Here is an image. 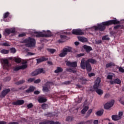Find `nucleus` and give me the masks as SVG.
<instances>
[{
    "instance_id": "f257e3e1",
    "label": "nucleus",
    "mask_w": 124,
    "mask_h": 124,
    "mask_svg": "<svg viewBox=\"0 0 124 124\" xmlns=\"http://www.w3.org/2000/svg\"><path fill=\"white\" fill-rule=\"evenodd\" d=\"M120 21L117 20L116 18L113 20H110L99 24L97 26L94 27L95 31H104L106 27H109L111 25H119Z\"/></svg>"
},
{
    "instance_id": "f03ea898",
    "label": "nucleus",
    "mask_w": 124,
    "mask_h": 124,
    "mask_svg": "<svg viewBox=\"0 0 124 124\" xmlns=\"http://www.w3.org/2000/svg\"><path fill=\"white\" fill-rule=\"evenodd\" d=\"M94 64L96 63V61L93 58H89L87 61H85V58L81 60L80 67L82 69H86L88 72L92 71V66L90 63Z\"/></svg>"
},
{
    "instance_id": "7ed1b4c3",
    "label": "nucleus",
    "mask_w": 124,
    "mask_h": 124,
    "mask_svg": "<svg viewBox=\"0 0 124 124\" xmlns=\"http://www.w3.org/2000/svg\"><path fill=\"white\" fill-rule=\"evenodd\" d=\"M100 82H101V79H100V78H97L94 82L93 89H91V91L92 92L95 91L99 95H102V94H103V90L98 89L100 85Z\"/></svg>"
},
{
    "instance_id": "20e7f679",
    "label": "nucleus",
    "mask_w": 124,
    "mask_h": 124,
    "mask_svg": "<svg viewBox=\"0 0 124 124\" xmlns=\"http://www.w3.org/2000/svg\"><path fill=\"white\" fill-rule=\"evenodd\" d=\"M43 32L47 34H43L42 32L34 31V33L35 34L36 37H51L52 36V32L49 30H47L46 31H43Z\"/></svg>"
},
{
    "instance_id": "39448f33",
    "label": "nucleus",
    "mask_w": 124,
    "mask_h": 124,
    "mask_svg": "<svg viewBox=\"0 0 124 124\" xmlns=\"http://www.w3.org/2000/svg\"><path fill=\"white\" fill-rule=\"evenodd\" d=\"M72 52V48L67 46V47H64L62 50V52L60 53L59 57L61 58H63L67 55L68 53H70Z\"/></svg>"
},
{
    "instance_id": "423d86ee",
    "label": "nucleus",
    "mask_w": 124,
    "mask_h": 124,
    "mask_svg": "<svg viewBox=\"0 0 124 124\" xmlns=\"http://www.w3.org/2000/svg\"><path fill=\"white\" fill-rule=\"evenodd\" d=\"M2 62H3V66L4 68L8 69V68L11 66V64L9 63V62H8V60L7 59L2 60Z\"/></svg>"
},
{
    "instance_id": "0eeeda50",
    "label": "nucleus",
    "mask_w": 124,
    "mask_h": 124,
    "mask_svg": "<svg viewBox=\"0 0 124 124\" xmlns=\"http://www.w3.org/2000/svg\"><path fill=\"white\" fill-rule=\"evenodd\" d=\"M115 104V101L114 100H112L110 102L107 103L104 105V108L106 110H108V109H110L111 107H113L114 106V104Z\"/></svg>"
},
{
    "instance_id": "6e6552de",
    "label": "nucleus",
    "mask_w": 124,
    "mask_h": 124,
    "mask_svg": "<svg viewBox=\"0 0 124 124\" xmlns=\"http://www.w3.org/2000/svg\"><path fill=\"white\" fill-rule=\"evenodd\" d=\"M72 33L75 35H83L84 32H82L81 29H74L72 30Z\"/></svg>"
},
{
    "instance_id": "1a4fd4ad",
    "label": "nucleus",
    "mask_w": 124,
    "mask_h": 124,
    "mask_svg": "<svg viewBox=\"0 0 124 124\" xmlns=\"http://www.w3.org/2000/svg\"><path fill=\"white\" fill-rule=\"evenodd\" d=\"M22 43H26L25 46L26 47H31V38L26 39L23 40Z\"/></svg>"
},
{
    "instance_id": "9d476101",
    "label": "nucleus",
    "mask_w": 124,
    "mask_h": 124,
    "mask_svg": "<svg viewBox=\"0 0 124 124\" xmlns=\"http://www.w3.org/2000/svg\"><path fill=\"white\" fill-rule=\"evenodd\" d=\"M5 32L7 34H10L11 33H13V34H16V30L15 28H11V29H6L5 30Z\"/></svg>"
},
{
    "instance_id": "9b49d317",
    "label": "nucleus",
    "mask_w": 124,
    "mask_h": 124,
    "mask_svg": "<svg viewBox=\"0 0 124 124\" xmlns=\"http://www.w3.org/2000/svg\"><path fill=\"white\" fill-rule=\"evenodd\" d=\"M10 92V89H7L3 90L1 93V94L0 95V97H1V98H3V97H5L6 94H7V93H8Z\"/></svg>"
},
{
    "instance_id": "f8f14e48",
    "label": "nucleus",
    "mask_w": 124,
    "mask_h": 124,
    "mask_svg": "<svg viewBox=\"0 0 124 124\" xmlns=\"http://www.w3.org/2000/svg\"><path fill=\"white\" fill-rule=\"evenodd\" d=\"M28 67V65H23L21 66H16V67H14V71H18V70H20V69H26Z\"/></svg>"
},
{
    "instance_id": "ddd939ff",
    "label": "nucleus",
    "mask_w": 124,
    "mask_h": 124,
    "mask_svg": "<svg viewBox=\"0 0 124 124\" xmlns=\"http://www.w3.org/2000/svg\"><path fill=\"white\" fill-rule=\"evenodd\" d=\"M39 124H61L59 122H55L53 121L46 120L44 122H40Z\"/></svg>"
},
{
    "instance_id": "4468645a",
    "label": "nucleus",
    "mask_w": 124,
    "mask_h": 124,
    "mask_svg": "<svg viewBox=\"0 0 124 124\" xmlns=\"http://www.w3.org/2000/svg\"><path fill=\"white\" fill-rule=\"evenodd\" d=\"M66 65L70 67H77V62H70L68 61L66 62Z\"/></svg>"
},
{
    "instance_id": "2eb2a0df",
    "label": "nucleus",
    "mask_w": 124,
    "mask_h": 124,
    "mask_svg": "<svg viewBox=\"0 0 124 124\" xmlns=\"http://www.w3.org/2000/svg\"><path fill=\"white\" fill-rule=\"evenodd\" d=\"M25 103V101L24 100H18L16 102H14L12 103L13 105H23Z\"/></svg>"
},
{
    "instance_id": "dca6fc26",
    "label": "nucleus",
    "mask_w": 124,
    "mask_h": 124,
    "mask_svg": "<svg viewBox=\"0 0 124 124\" xmlns=\"http://www.w3.org/2000/svg\"><path fill=\"white\" fill-rule=\"evenodd\" d=\"M109 83L110 85H114V84H121L122 83V81L120 80L119 78L114 79L113 81L110 80L109 81Z\"/></svg>"
},
{
    "instance_id": "f3484780",
    "label": "nucleus",
    "mask_w": 124,
    "mask_h": 124,
    "mask_svg": "<svg viewBox=\"0 0 124 124\" xmlns=\"http://www.w3.org/2000/svg\"><path fill=\"white\" fill-rule=\"evenodd\" d=\"M83 48L85 50V52L88 53H90L91 51H93V48L91 46L84 45Z\"/></svg>"
},
{
    "instance_id": "a211bd4d",
    "label": "nucleus",
    "mask_w": 124,
    "mask_h": 124,
    "mask_svg": "<svg viewBox=\"0 0 124 124\" xmlns=\"http://www.w3.org/2000/svg\"><path fill=\"white\" fill-rule=\"evenodd\" d=\"M46 61H48V58H45L44 56L36 59L37 63H40V62H46Z\"/></svg>"
},
{
    "instance_id": "6ab92c4d",
    "label": "nucleus",
    "mask_w": 124,
    "mask_h": 124,
    "mask_svg": "<svg viewBox=\"0 0 124 124\" xmlns=\"http://www.w3.org/2000/svg\"><path fill=\"white\" fill-rule=\"evenodd\" d=\"M66 36L64 35H61L60 38L61 39L59 40L58 41L60 43H62L63 42H65V40H66Z\"/></svg>"
},
{
    "instance_id": "aec40b11",
    "label": "nucleus",
    "mask_w": 124,
    "mask_h": 124,
    "mask_svg": "<svg viewBox=\"0 0 124 124\" xmlns=\"http://www.w3.org/2000/svg\"><path fill=\"white\" fill-rule=\"evenodd\" d=\"M79 80L81 81V84L82 85H86V84H87V82L89 81V79L83 77L80 78Z\"/></svg>"
},
{
    "instance_id": "412c9836",
    "label": "nucleus",
    "mask_w": 124,
    "mask_h": 124,
    "mask_svg": "<svg viewBox=\"0 0 124 124\" xmlns=\"http://www.w3.org/2000/svg\"><path fill=\"white\" fill-rule=\"evenodd\" d=\"M115 66L116 65L115 64V63L113 62H110L106 64V68H111L112 66Z\"/></svg>"
},
{
    "instance_id": "4be33fe9",
    "label": "nucleus",
    "mask_w": 124,
    "mask_h": 124,
    "mask_svg": "<svg viewBox=\"0 0 124 124\" xmlns=\"http://www.w3.org/2000/svg\"><path fill=\"white\" fill-rule=\"evenodd\" d=\"M78 38L81 42H88V39L84 37L78 36Z\"/></svg>"
},
{
    "instance_id": "5701e85b",
    "label": "nucleus",
    "mask_w": 124,
    "mask_h": 124,
    "mask_svg": "<svg viewBox=\"0 0 124 124\" xmlns=\"http://www.w3.org/2000/svg\"><path fill=\"white\" fill-rule=\"evenodd\" d=\"M38 101L39 103H44V102H46V101H47V99L42 97H39Z\"/></svg>"
},
{
    "instance_id": "b1692460",
    "label": "nucleus",
    "mask_w": 124,
    "mask_h": 124,
    "mask_svg": "<svg viewBox=\"0 0 124 124\" xmlns=\"http://www.w3.org/2000/svg\"><path fill=\"white\" fill-rule=\"evenodd\" d=\"M111 119L112 121H119V120H121V118H120V116L117 115H112Z\"/></svg>"
},
{
    "instance_id": "393cba45",
    "label": "nucleus",
    "mask_w": 124,
    "mask_h": 124,
    "mask_svg": "<svg viewBox=\"0 0 124 124\" xmlns=\"http://www.w3.org/2000/svg\"><path fill=\"white\" fill-rule=\"evenodd\" d=\"M9 12H7L4 13L3 16V20L4 22H8L7 20H6V18L9 16Z\"/></svg>"
},
{
    "instance_id": "a878e982",
    "label": "nucleus",
    "mask_w": 124,
    "mask_h": 124,
    "mask_svg": "<svg viewBox=\"0 0 124 124\" xmlns=\"http://www.w3.org/2000/svg\"><path fill=\"white\" fill-rule=\"evenodd\" d=\"M63 69L61 67H57V69L54 71V73H61L62 72Z\"/></svg>"
},
{
    "instance_id": "bb28decb",
    "label": "nucleus",
    "mask_w": 124,
    "mask_h": 124,
    "mask_svg": "<svg viewBox=\"0 0 124 124\" xmlns=\"http://www.w3.org/2000/svg\"><path fill=\"white\" fill-rule=\"evenodd\" d=\"M89 109V107L88 106H86L81 111V113L82 114H86V112H87L88 111V110Z\"/></svg>"
},
{
    "instance_id": "cd10ccee",
    "label": "nucleus",
    "mask_w": 124,
    "mask_h": 124,
    "mask_svg": "<svg viewBox=\"0 0 124 124\" xmlns=\"http://www.w3.org/2000/svg\"><path fill=\"white\" fill-rule=\"evenodd\" d=\"M104 112V110L103 109L101 110H98L96 112V115L97 116H99V117H100L101 116H102V115H103Z\"/></svg>"
},
{
    "instance_id": "c85d7f7f",
    "label": "nucleus",
    "mask_w": 124,
    "mask_h": 124,
    "mask_svg": "<svg viewBox=\"0 0 124 124\" xmlns=\"http://www.w3.org/2000/svg\"><path fill=\"white\" fill-rule=\"evenodd\" d=\"M66 71L68 72H71V73H76V72H77L76 70H74L71 68L66 69Z\"/></svg>"
},
{
    "instance_id": "c756f323",
    "label": "nucleus",
    "mask_w": 124,
    "mask_h": 124,
    "mask_svg": "<svg viewBox=\"0 0 124 124\" xmlns=\"http://www.w3.org/2000/svg\"><path fill=\"white\" fill-rule=\"evenodd\" d=\"M37 70L38 74H40V73H43L44 74L46 73V71H45L43 68H39L37 69Z\"/></svg>"
},
{
    "instance_id": "7c9ffc66",
    "label": "nucleus",
    "mask_w": 124,
    "mask_h": 124,
    "mask_svg": "<svg viewBox=\"0 0 124 124\" xmlns=\"http://www.w3.org/2000/svg\"><path fill=\"white\" fill-rule=\"evenodd\" d=\"M92 113H93V109H89L87 111V115H86V116H85V118H89V116H91V114H92Z\"/></svg>"
},
{
    "instance_id": "2f4dec72",
    "label": "nucleus",
    "mask_w": 124,
    "mask_h": 124,
    "mask_svg": "<svg viewBox=\"0 0 124 124\" xmlns=\"http://www.w3.org/2000/svg\"><path fill=\"white\" fill-rule=\"evenodd\" d=\"M46 50L48 51L49 53L50 54H54V53L56 52V49L53 48H47Z\"/></svg>"
},
{
    "instance_id": "473e14b6",
    "label": "nucleus",
    "mask_w": 124,
    "mask_h": 124,
    "mask_svg": "<svg viewBox=\"0 0 124 124\" xmlns=\"http://www.w3.org/2000/svg\"><path fill=\"white\" fill-rule=\"evenodd\" d=\"M26 82L25 80L22 79L15 83L16 85H21L24 84Z\"/></svg>"
},
{
    "instance_id": "72a5a7b5",
    "label": "nucleus",
    "mask_w": 124,
    "mask_h": 124,
    "mask_svg": "<svg viewBox=\"0 0 124 124\" xmlns=\"http://www.w3.org/2000/svg\"><path fill=\"white\" fill-rule=\"evenodd\" d=\"M36 44V41L35 39L31 38V47H35V45Z\"/></svg>"
},
{
    "instance_id": "f704fd0d",
    "label": "nucleus",
    "mask_w": 124,
    "mask_h": 124,
    "mask_svg": "<svg viewBox=\"0 0 124 124\" xmlns=\"http://www.w3.org/2000/svg\"><path fill=\"white\" fill-rule=\"evenodd\" d=\"M14 61L15 62H16V63H20V62H21L20 58H17L16 57L14 58Z\"/></svg>"
},
{
    "instance_id": "c9c22d12",
    "label": "nucleus",
    "mask_w": 124,
    "mask_h": 124,
    "mask_svg": "<svg viewBox=\"0 0 124 124\" xmlns=\"http://www.w3.org/2000/svg\"><path fill=\"white\" fill-rule=\"evenodd\" d=\"M0 53H1V54H8V53H9V51L8 50H6V49H2L0 50Z\"/></svg>"
},
{
    "instance_id": "e433bc0d",
    "label": "nucleus",
    "mask_w": 124,
    "mask_h": 124,
    "mask_svg": "<svg viewBox=\"0 0 124 124\" xmlns=\"http://www.w3.org/2000/svg\"><path fill=\"white\" fill-rule=\"evenodd\" d=\"M73 121V118L71 116H68L66 118V122H72Z\"/></svg>"
},
{
    "instance_id": "4c0bfd02",
    "label": "nucleus",
    "mask_w": 124,
    "mask_h": 124,
    "mask_svg": "<svg viewBox=\"0 0 124 124\" xmlns=\"http://www.w3.org/2000/svg\"><path fill=\"white\" fill-rule=\"evenodd\" d=\"M10 53H12V54H15L16 53V48L14 47H11L10 49Z\"/></svg>"
},
{
    "instance_id": "58836bf2",
    "label": "nucleus",
    "mask_w": 124,
    "mask_h": 124,
    "mask_svg": "<svg viewBox=\"0 0 124 124\" xmlns=\"http://www.w3.org/2000/svg\"><path fill=\"white\" fill-rule=\"evenodd\" d=\"M47 108H48V105L46 104H43L42 105V109L43 110L46 109Z\"/></svg>"
},
{
    "instance_id": "ea45409f",
    "label": "nucleus",
    "mask_w": 124,
    "mask_h": 124,
    "mask_svg": "<svg viewBox=\"0 0 124 124\" xmlns=\"http://www.w3.org/2000/svg\"><path fill=\"white\" fill-rule=\"evenodd\" d=\"M102 40H110V38L108 35H105L102 38Z\"/></svg>"
},
{
    "instance_id": "a19ab883",
    "label": "nucleus",
    "mask_w": 124,
    "mask_h": 124,
    "mask_svg": "<svg viewBox=\"0 0 124 124\" xmlns=\"http://www.w3.org/2000/svg\"><path fill=\"white\" fill-rule=\"evenodd\" d=\"M36 75H38V72L37 69L34 71V72H32L31 76H36Z\"/></svg>"
},
{
    "instance_id": "79ce46f5",
    "label": "nucleus",
    "mask_w": 124,
    "mask_h": 124,
    "mask_svg": "<svg viewBox=\"0 0 124 124\" xmlns=\"http://www.w3.org/2000/svg\"><path fill=\"white\" fill-rule=\"evenodd\" d=\"M43 91L44 92H48V91H49V89L48 88V87L47 86H44L43 87Z\"/></svg>"
},
{
    "instance_id": "37998d69",
    "label": "nucleus",
    "mask_w": 124,
    "mask_h": 124,
    "mask_svg": "<svg viewBox=\"0 0 124 124\" xmlns=\"http://www.w3.org/2000/svg\"><path fill=\"white\" fill-rule=\"evenodd\" d=\"M45 115L46 117H53V116H54V115L53 114V113L52 112H48L47 114H46Z\"/></svg>"
},
{
    "instance_id": "c03bdc74",
    "label": "nucleus",
    "mask_w": 124,
    "mask_h": 124,
    "mask_svg": "<svg viewBox=\"0 0 124 124\" xmlns=\"http://www.w3.org/2000/svg\"><path fill=\"white\" fill-rule=\"evenodd\" d=\"M119 71V72H121V73H124V69L122 67H118Z\"/></svg>"
},
{
    "instance_id": "a18cd8bd",
    "label": "nucleus",
    "mask_w": 124,
    "mask_h": 124,
    "mask_svg": "<svg viewBox=\"0 0 124 124\" xmlns=\"http://www.w3.org/2000/svg\"><path fill=\"white\" fill-rule=\"evenodd\" d=\"M26 93H31V86H30L29 89L26 91Z\"/></svg>"
},
{
    "instance_id": "49530a36",
    "label": "nucleus",
    "mask_w": 124,
    "mask_h": 124,
    "mask_svg": "<svg viewBox=\"0 0 124 124\" xmlns=\"http://www.w3.org/2000/svg\"><path fill=\"white\" fill-rule=\"evenodd\" d=\"M41 82V79H38L34 81V84H38L39 83H40Z\"/></svg>"
},
{
    "instance_id": "de8ad7c7",
    "label": "nucleus",
    "mask_w": 124,
    "mask_h": 124,
    "mask_svg": "<svg viewBox=\"0 0 124 124\" xmlns=\"http://www.w3.org/2000/svg\"><path fill=\"white\" fill-rule=\"evenodd\" d=\"M121 27L122 26H121L120 25H116L114 26V30H119V29H120Z\"/></svg>"
},
{
    "instance_id": "09e8293b",
    "label": "nucleus",
    "mask_w": 124,
    "mask_h": 124,
    "mask_svg": "<svg viewBox=\"0 0 124 124\" xmlns=\"http://www.w3.org/2000/svg\"><path fill=\"white\" fill-rule=\"evenodd\" d=\"M89 77H93V76H95V74L93 73H91L88 74Z\"/></svg>"
},
{
    "instance_id": "8fccbe9b",
    "label": "nucleus",
    "mask_w": 124,
    "mask_h": 124,
    "mask_svg": "<svg viewBox=\"0 0 124 124\" xmlns=\"http://www.w3.org/2000/svg\"><path fill=\"white\" fill-rule=\"evenodd\" d=\"M107 79H108V80H112L113 79V76L108 75L107 76Z\"/></svg>"
},
{
    "instance_id": "3c124183",
    "label": "nucleus",
    "mask_w": 124,
    "mask_h": 124,
    "mask_svg": "<svg viewBox=\"0 0 124 124\" xmlns=\"http://www.w3.org/2000/svg\"><path fill=\"white\" fill-rule=\"evenodd\" d=\"M23 36H26V33H22L18 35V37H23Z\"/></svg>"
},
{
    "instance_id": "603ef678",
    "label": "nucleus",
    "mask_w": 124,
    "mask_h": 124,
    "mask_svg": "<svg viewBox=\"0 0 124 124\" xmlns=\"http://www.w3.org/2000/svg\"><path fill=\"white\" fill-rule=\"evenodd\" d=\"M123 112L122 111H120L119 112L118 117H120V119H122V116H123Z\"/></svg>"
},
{
    "instance_id": "864d4df0",
    "label": "nucleus",
    "mask_w": 124,
    "mask_h": 124,
    "mask_svg": "<svg viewBox=\"0 0 124 124\" xmlns=\"http://www.w3.org/2000/svg\"><path fill=\"white\" fill-rule=\"evenodd\" d=\"M85 124H92V123H93V120H88L86 122H85Z\"/></svg>"
},
{
    "instance_id": "5fc2aeb1",
    "label": "nucleus",
    "mask_w": 124,
    "mask_h": 124,
    "mask_svg": "<svg viewBox=\"0 0 124 124\" xmlns=\"http://www.w3.org/2000/svg\"><path fill=\"white\" fill-rule=\"evenodd\" d=\"M2 46H6L7 47H8L9 46H10L9 44H8V43H3L2 44Z\"/></svg>"
},
{
    "instance_id": "6e6d98bb",
    "label": "nucleus",
    "mask_w": 124,
    "mask_h": 124,
    "mask_svg": "<svg viewBox=\"0 0 124 124\" xmlns=\"http://www.w3.org/2000/svg\"><path fill=\"white\" fill-rule=\"evenodd\" d=\"M11 78H10V77H8L7 78H5V81H7V82L10 81Z\"/></svg>"
},
{
    "instance_id": "4d7b16f0",
    "label": "nucleus",
    "mask_w": 124,
    "mask_h": 124,
    "mask_svg": "<svg viewBox=\"0 0 124 124\" xmlns=\"http://www.w3.org/2000/svg\"><path fill=\"white\" fill-rule=\"evenodd\" d=\"M82 97L81 98L78 97V100L77 101V103H81V102L82 101Z\"/></svg>"
},
{
    "instance_id": "13d9d810",
    "label": "nucleus",
    "mask_w": 124,
    "mask_h": 124,
    "mask_svg": "<svg viewBox=\"0 0 124 124\" xmlns=\"http://www.w3.org/2000/svg\"><path fill=\"white\" fill-rule=\"evenodd\" d=\"M83 56H85V54L84 53H80V54H78V58H80V57H83Z\"/></svg>"
},
{
    "instance_id": "bf43d9fd",
    "label": "nucleus",
    "mask_w": 124,
    "mask_h": 124,
    "mask_svg": "<svg viewBox=\"0 0 124 124\" xmlns=\"http://www.w3.org/2000/svg\"><path fill=\"white\" fill-rule=\"evenodd\" d=\"M70 83H71L70 81H65L64 84H65V85H69Z\"/></svg>"
},
{
    "instance_id": "052dcab7",
    "label": "nucleus",
    "mask_w": 124,
    "mask_h": 124,
    "mask_svg": "<svg viewBox=\"0 0 124 124\" xmlns=\"http://www.w3.org/2000/svg\"><path fill=\"white\" fill-rule=\"evenodd\" d=\"M25 89H27V86H22L19 88V90H25Z\"/></svg>"
},
{
    "instance_id": "680f3d73",
    "label": "nucleus",
    "mask_w": 124,
    "mask_h": 124,
    "mask_svg": "<svg viewBox=\"0 0 124 124\" xmlns=\"http://www.w3.org/2000/svg\"><path fill=\"white\" fill-rule=\"evenodd\" d=\"M40 93V92L38 91H36L34 92V94H39Z\"/></svg>"
},
{
    "instance_id": "e2e57ef3",
    "label": "nucleus",
    "mask_w": 124,
    "mask_h": 124,
    "mask_svg": "<svg viewBox=\"0 0 124 124\" xmlns=\"http://www.w3.org/2000/svg\"><path fill=\"white\" fill-rule=\"evenodd\" d=\"M93 124H98V121L97 120H94Z\"/></svg>"
},
{
    "instance_id": "0e129e2a",
    "label": "nucleus",
    "mask_w": 124,
    "mask_h": 124,
    "mask_svg": "<svg viewBox=\"0 0 124 124\" xmlns=\"http://www.w3.org/2000/svg\"><path fill=\"white\" fill-rule=\"evenodd\" d=\"M101 43H102V41L101 40H99L96 42V44H100Z\"/></svg>"
},
{
    "instance_id": "69168bd1",
    "label": "nucleus",
    "mask_w": 124,
    "mask_h": 124,
    "mask_svg": "<svg viewBox=\"0 0 124 124\" xmlns=\"http://www.w3.org/2000/svg\"><path fill=\"white\" fill-rule=\"evenodd\" d=\"M48 64H49L50 65H53V62L51 61H48L47 62Z\"/></svg>"
},
{
    "instance_id": "338daca9",
    "label": "nucleus",
    "mask_w": 124,
    "mask_h": 124,
    "mask_svg": "<svg viewBox=\"0 0 124 124\" xmlns=\"http://www.w3.org/2000/svg\"><path fill=\"white\" fill-rule=\"evenodd\" d=\"M27 107L28 108H31V103H30L29 105H28Z\"/></svg>"
},
{
    "instance_id": "774afa93",
    "label": "nucleus",
    "mask_w": 124,
    "mask_h": 124,
    "mask_svg": "<svg viewBox=\"0 0 124 124\" xmlns=\"http://www.w3.org/2000/svg\"><path fill=\"white\" fill-rule=\"evenodd\" d=\"M0 124H6V122L4 121H0Z\"/></svg>"
}]
</instances>
